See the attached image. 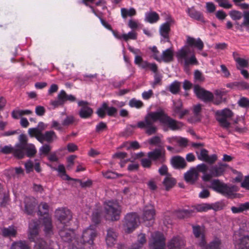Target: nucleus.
<instances>
[{"instance_id": "18", "label": "nucleus", "mask_w": 249, "mask_h": 249, "mask_svg": "<svg viewBox=\"0 0 249 249\" xmlns=\"http://www.w3.org/2000/svg\"><path fill=\"white\" fill-rule=\"evenodd\" d=\"M79 106L81 107L79 114L82 118H88L91 117L93 113V110L89 106V103L87 101H80L78 103Z\"/></svg>"}, {"instance_id": "59", "label": "nucleus", "mask_w": 249, "mask_h": 249, "mask_svg": "<svg viewBox=\"0 0 249 249\" xmlns=\"http://www.w3.org/2000/svg\"><path fill=\"white\" fill-rule=\"evenodd\" d=\"M238 105L242 107H249V99L246 97H242L238 101Z\"/></svg>"}, {"instance_id": "20", "label": "nucleus", "mask_w": 249, "mask_h": 249, "mask_svg": "<svg viewBox=\"0 0 249 249\" xmlns=\"http://www.w3.org/2000/svg\"><path fill=\"white\" fill-rule=\"evenodd\" d=\"M106 111H107L108 115L113 116L117 112V109L114 107H108L107 104L104 102L102 106L97 109L96 113L99 117L103 118L106 116Z\"/></svg>"}, {"instance_id": "17", "label": "nucleus", "mask_w": 249, "mask_h": 249, "mask_svg": "<svg viewBox=\"0 0 249 249\" xmlns=\"http://www.w3.org/2000/svg\"><path fill=\"white\" fill-rule=\"evenodd\" d=\"M196 154L199 160L209 164L214 163L217 159V157L215 154L209 156L208 155V151L204 148L201 149L199 153L196 152Z\"/></svg>"}, {"instance_id": "45", "label": "nucleus", "mask_w": 249, "mask_h": 249, "mask_svg": "<svg viewBox=\"0 0 249 249\" xmlns=\"http://www.w3.org/2000/svg\"><path fill=\"white\" fill-rule=\"evenodd\" d=\"M225 206V204L222 201H218L214 203L210 204L211 210L213 209L215 211H220L223 209Z\"/></svg>"}, {"instance_id": "29", "label": "nucleus", "mask_w": 249, "mask_h": 249, "mask_svg": "<svg viewBox=\"0 0 249 249\" xmlns=\"http://www.w3.org/2000/svg\"><path fill=\"white\" fill-rule=\"evenodd\" d=\"M62 240L66 242H70L74 236L73 231L70 229L63 228L59 232Z\"/></svg>"}, {"instance_id": "37", "label": "nucleus", "mask_w": 249, "mask_h": 249, "mask_svg": "<svg viewBox=\"0 0 249 249\" xmlns=\"http://www.w3.org/2000/svg\"><path fill=\"white\" fill-rule=\"evenodd\" d=\"M185 246L184 238L181 236H177L172 238V249H182Z\"/></svg>"}, {"instance_id": "63", "label": "nucleus", "mask_w": 249, "mask_h": 249, "mask_svg": "<svg viewBox=\"0 0 249 249\" xmlns=\"http://www.w3.org/2000/svg\"><path fill=\"white\" fill-rule=\"evenodd\" d=\"M51 151V146L48 144H44L39 149V153L40 155H47Z\"/></svg>"}, {"instance_id": "9", "label": "nucleus", "mask_w": 249, "mask_h": 249, "mask_svg": "<svg viewBox=\"0 0 249 249\" xmlns=\"http://www.w3.org/2000/svg\"><path fill=\"white\" fill-rule=\"evenodd\" d=\"M228 165L226 163H219L212 166L209 170L210 173L206 174L202 177L204 181H210L213 177H218L224 175Z\"/></svg>"}, {"instance_id": "14", "label": "nucleus", "mask_w": 249, "mask_h": 249, "mask_svg": "<svg viewBox=\"0 0 249 249\" xmlns=\"http://www.w3.org/2000/svg\"><path fill=\"white\" fill-rule=\"evenodd\" d=\"M56 218L62 224H66L72 218V215L71 211L67 209H59L56 210L55 212Z\"/></svg>"}, {"instance_id": "10", "label": "nucleus", "mask_w": 249, "mask_h": 249, "mask_svg": "<svg viewBox=\"0 0 249 249\" xmlns=\"http://www.w3.org/2000/svg\"><path fill=\"white\" fill-rule=\"evenodd\" d=\"M149 246L150 249H164L165 243L163 234L160 232L152 233Z\"/></svg>"}, {"instance_id": "27", "label": "nucleus", "mask_w": 249, "mask_h": 249, "mask_svg": "<svg viewBox=\"0 0 249 249\" xmlns=\"http://www.w3.org/2000/svg\"><path fill=\"white\" fill-rule=\"evenodd\" d=\"M198 173L196 168H192L184 174L185 181L191 184L194 183L198 179Z\"/></svg>"}, {"instance_id": "19", "label": "nucleus", "mask_w": 249, "mask_h": 249, "mask_svg": "<svg viewBox=\"0 0 249 249\" xmlns=\"http://www.w3.org/2000/svg\"><path fill=\"white\" fill-rule=\"evenodd\" d=\"M159 172L161 176L166 175L162 184L166 190L169 191L171 188V176L168 173V168L166 165H163L159 169Z\"/></svg>"}, {"instance_id": "31", "label": "nucleus", "mask_w": 249, "mask_h": 249, "mask_svg": "<svg viewBox=\"0 0 249 249\" xmlns=\"http://www.w3.org/2000/svg\"><path fill=\"white\" fill-rule=\"evenodd\" d=\"M117 234L116 232L111 228H109L107 231V234L106 236L107 244L109 247H111L116 242Z\"/></svg>"}, {"instance_id": "24", "label": "nucleus", "mask_w": 249, "mask_h": 249, "mask_svg": "<svg viewBox=\"0 0 249 249\" xmlns=\"http://www.w3.org/2000/svg\"><path fill=\"white\" fill-rule=\"evenodd\" d=\"M174 115L178 116L179 119H182L189 112L187 109H182V103L178 100L174 102Z\"/></svg>"}, {"instance_id": "46", "label": "nucleus", "mask_w": 249, "mask_h": 249, "mask_svg": "<svg viewBox=\"0 0 249 249\" xmlns=\"http://www.w3.org/2000/svg\"><path fill=\"white\" fill-rule=\"evenodd\" d=\"M129 105L132 107L140 108L143 107V104L141 101L133 98L129 101Z\"/></svg>"}, {"instance_id": "26", "label": "nucleus", "mask_w": 249, "mask_h": 249, "mask_svg": "<svg viewBox=\"0 0 249 249\" xmlns=\"http://www.w3.org/2000/svg\"><path fill=\"white\" fill-rule=\"evenodd\" d=\"M187 13L191 18L202 23L205 22L203 13L197 11L194 7L188 8L187 10Z\"/></svg>"}, {"instance_id": "4", "label": "nucleus", "mask_w": 249, "mask_h": 249, "mask_svg": "<svg viewBox=\"0 0 249 249\" xmlns=\"http://www.w3.org/2000/svg\"><path fill=\"white\" fill-rule=\"evenodd\" d=\"M211 186L214 191L228 198L232 199L237 197V194L235 192L237 189L234 186H228L220 182L219 179H214L211 183Z\"/></svg>"}, {"instance_id": "50", "label": "nucleus", "mask_w": 249, "mask_h": 249, "mask_svg": "<svg viewBox=\"0 0 249 249\" xmlns=\"http://www.w3.org/2000/svg\"><path fill=\"white\" fill-rule=\"evenodd\" d=\"M60 92L64 103L66 101H69L71 102H74L76 101V98L74 96H73L72 95L67 94V93L64 90H62Z\"/></svg>"}, {"instance_id": "52", "label": "nucleus", "mask_w": 249, "mask_h": 249, "mask_svg": "<svg viewBox=\"0 0 249 249\" xmlns=\"http://www.w3.org/2000/svg\"><path fill=\"white\" fill-rule=\"evenodd\" d=\"M137 34L134 31L129 32L128 34H124L122 35V38L125 41H127L129 39H137Z\"/></svg>"}, {"instance_id": "58", "label": "nucleus", "mask_w": 249, "mask_h": 249, "mask_svg": "<svg viewBox=\"0 0 249 249\" xmlns=\"http://www.w3.org/2000/svg\"><path fill=\"white\" fill-rule=\"evenodd\" d=\"M181 83L175 81L172 83V94H177L180 90Z\"/></svg>"}, {"instance_id": "22", "label": "nucleus", "mask_w": 249, "mask_h": 249, "mask_svg": "<svg viewBox=\"0 0 249 249\" xmlns=\"http://www.w3.org/2000/svg\"><path fill=\"white\" fill-rule=\"evenodd\" d=\"M36 138L42 143L44 142H47L48 143H51L54 140L57 139V137L53 131H46L44 133L40 134L39 135L37 136Z\"/></svg>"}, {"instance_id": "5", "label": "nucleus", "mask_w": 249, "mask_h": 249, "mask_svg": "<svg viewBox=\"0 0 249 249\" xmlns=\"http://www.w3.org/2000/svg\"><path fill=\"white\" fill-rule=\"evenodd\" d=\"M106 218L111 221H117L120 218V206L116 201H109L104 204Z\"/></svg>"}, {"instance_id": "1", "label": "nucleus", "mask_w": 249, "mask_h": 249, "mask_svg": "<svg viewBox=\"0 0 249 249\" xmlns=\"http://www.w3.org/2000/svg\"><path fill=\"white\" fill-rule=\"evenodd\" d=\"M158 120L165 127H167L164 128L165 131L171 128V119L162 110L148 113L145 116L144 121L138 123L137 126L140 128H146L145 133L151 135L157 132V128L154 123Z\"/></svg>"}, {"instance_id": "23", "label": "nucleus", "mask_w": 249, "mask_h": 249, "mask_svg": "<svg viewBox=\"0 0 249 249\" xmlns=\"http://www.w3.org/2000/svg\"><path fill=\"white\" fill-rule=\"evenodd\" d=\"M29 239L35 242L37 239H42L38 236V225L36 222H33L29 224Z\"/></svg>"}, {"instance_id": "3", "label": "nucleus", "mask_w": 249, "mask_h": 249, "mask_svg": "<svg viewBox=\"0 0 249 249\" xmlns=\"http://www.w3.org/2000/svg\"><path fill=\"white\" fill-rule=\"evenodd\" d=\"M190 49L187 47L182 48L177 53V57L179 62L183 64L184 71L189 74L191 69V66L198 65L199 62L195 54H192L190 57H188Z\"/></svg>"}, {"instance_id": "60", "label": "nucleus", "mask_w": 249, "mask_h": 249, "mask_svg": "<svg viewBox=\"0 0 249 249\" xmlns=\"http://www.w3.org/2000/svg\"><path fill=\"white\" fill-rule=\"evenodd\" d=\"M72 180L78 182L82 188L89 187L92 184V181L91 180H88L85 182H82L81 180L79 179H73Z\"/></svg>"}, {"instance_id": "32", "label": "nucleus", "mask_w": 249, "mask_h": 249, "mask_svg": "<svg viewBox=\"0 0 249 249\" xmlns=\"http://www.w3.org/2000/svg\"><path fill=\"white\" fill-rule=\"evenodd\" d=\"M195 213L194 209H182L175 211L174 213L179 219L189 218L193 215Z\"/></svg>"}, {"instance_id": "36", "label": "nucleus", "mask_w": 249, "mask_h": 249, "mask_svg": "<svg viewBox=\"0 0 249 249\" xmlns=\"http://www.w3.org/2000/svg\"><path fill=\"white\" fill-rule=\"evenodd\" d=\"M154 59L158 61H163L166 62H169L171 61V48H168L163 52L161 55L155 54Z\"/></svg>"}, {"instance_id": "44", "label": "nucleus", "mask_w": 249, "mask_h": 249, "mask_svg": "<svg viewBox=\"0 0 249 249\" xmlns=\"http://www.w3.org/2000/svg\"><path fill=\"white\" fill-rule=\"evenodd\" d=\"M11 249H30V247L25 242L20 241L13 243Z\"/></svg>"}, {"instance_id": "48", "label": "nucleus", "mask_w": 249, "mask_h": 249, "mask_svg": "<svg viewBox=\"0 0 249 249\" xmlns=\"http://www.w3.org/2000/svg\"><path fill=\"white\" fill-rule=\"evenodd\" d=\"M184 126L183 123L172 119V131L181 130Z\"/></svg>"}, {"instance_id": "61", "label": "nucleus", "mask_w": 249, "mask_h": 249, "mask_svg": "<svg viewBox=\"0 0 249 249\" xmlns=\"http://www.w3.org/2000/svg\"><path fill=\"white\" fill-rule=\"evenodd\" d=\"M196 169L197 172H201V173H203V174H204V175H205L206 174V172H207V171L208 169V167L205 164L201 163V164H198L196 166Z\"/></svg>"}, {"instance_id": "35", "label": "nucleus", "mask_w": 249, "mask_h": 249, "mask_svg": "<svg viewBox=\"0 0 249 249\" xmlns=\"http://www.w3.org/2000/svg\"><path fill=\"white\" fill-rule=\"evenodd\" d=\"M170 31V24L169 22H166L162 24L160 28V33L161 36H162L165 39V41L169 42V32Z\"/></svg>"}, {"instance_id": "64", "label": "nucleus", "mask_w": 249, "mask_h": 249, "mask_svg": "<svg viewBox=\"0 0 249 249\" xmlns=\"http://www.w3.org/2000/svg\"><path fill=\"white\" fill-rule=\"evenodd\" d=\"M74 122V118L72 116H67L62 122V124L65 126H68Z\"/></svg>"}, {"instance_id": "33", "label": "nucleus", "mask_w": 249, "mask_h": 249, "mask_svg": "<svg viewBox=\"0 0 249 249\" xmlns=\"http://www.w3.org/2000/svg\"><path fill=\"white\" fill-rule=\"evenodd\" d=\"M186 162L181 157L175 156L172 157V166L177 169H184L186 166Z\"/></svg>"}, {"instance_id": "34", "label": "nucleus", "mask_w": 249, "mask_h": 249, "mask_svg": "<svg viewBox=\"0 0 249 249\" xmlns=\"http://www.w3.org/2000/svg\"><path fill=\"white\" fill-rule=\"evenodd\" d=\"M46 127V125L43 122H39L37 127L31 128L28 129V133L31 137H36L42 134V131Z\"/></svg>"}, {"instance_id": "6", "label": "nucleus", "mask_w": 249, "mask_h": 249, "mask_svg": "<svg viewBox=\"0 0 249 249\" xmlns=\"http://www.w3.org/2000/svg\"><path fill=\"white\" fill-rule=\"evenodd\" d=\"M49 206L46 203H41L38 206V214L41 215H45L42 219V224L44 226V231L47 235L52 233V223L51 217L49 216Z\"/></svg>"}, {"instance_id": "53", "label": "nucleus", "mask_w": 249, "mask_h": 249, "mask_svg": "<svg viewBox=\"0 0 249 249\" xmlns=\"http://www.w3.org/2000/svg\"><path fill=\"white\" fill-rule=\"evenodd\" d=\"M64 104V101L60 94V92L57 95V100L55 101H52L51 104L54 107H56L60 106L63 105Z\"/></svg>"}, {"instance_id": "15", "label": "nucleus", "mask_w": 249, "mask_h": 249, "mask_svg": "<svg viewBox=\"0 0 249 249\" xmlns=\"http://www.w3.org/2000/svg\"><path fill=\"white\" fill-rule=\"evenodd\" d=\"M57 244L53 241H49L48 243L43 239H37L35 242L34 249H58Z\"/></svg>"}, {"instance_id": "28", "label": "nucleus", "mask_w": 249, "mask_h": 249, "mask_svg": "<svg viewBox=\"0 0 249 249\" xmlns=\"http://www.w3.org/2000/svg\"><path fill=\"white\" fill-rule=\"evenodd\" d=\"M155 211L153 205L146 206L143 209V219L145 221H151L154 218Z\"/></svg>"}, {"instance_id": "47", "label": "nucleus", "mask_w": 249, "mask_h": 249, "mask_svg": "<svg viewBox=\"0 0 249 249\" xmlns=\"http://www.w3.org/2000/svg\"><path fill=\"white\" fill-rule=\"evenodd\" d=\"M102 173L104 177L108 179L116 178L118 177L122 176L121 175H119L117 173L112 172L111 171H107L106 172L103 171Z\"/></svg>"}, {"instance_id": "16", "label": "nucleus", "mask_w": 249, "mask_h": 249, "mask_svg": "<svg viewBox=\"0 0 249 249\" xmlns=\"http://www.w3.org/2000/svg\"><path fill=\"white\" fill-rule=\"evenodd\" d=\"M24 212L27 214H32L37 205L36 199L33 197L26 196L24 199Z\"/></svg>"}, {"instance_id": "41", "label": "nucleus", "mask_w": 249, "mask_h": 249, "mask_svg": "<svg viewBox=\"0 0 249 249\" xmlns=\"http://www.w3.org/2000/svg\"><path fill=\"white\" fill-rule=\"evenodd\" d=\"M121 12L122 16L124 18H126L128 16H135L136 14V11L133 8H131L129 9L123 8L121 9Z\"/></svg>"}, {"instance_id": "12", "label": "nucleus", "mask_w": 249, "mask_h": 249, "mask_svg": "<svg viewBox=\"0 0 249 249\" xmlns=\"http://www.w3.org/2000/svg\"><path fill=\"white\" fill-rule=\"evenodd\" d=\"M194 91L198 99L205 102H211L213 99V94L212 92L205 89L198 85L194 86Z\"/></svg>"}, {"instance_id": "51", "label": "nucleus", "mask_w": 249, "mask_h": 249, "mask_svg": "<svg viewBox=\"0 0 249 249\" xmlns=\"http://www.w3.org/2000/svg\"><path fill=\"white\" fill-rule=\"evenodd\" d=\"M229 15L231 18L234 20H239L243 17L242 13L241 12L236 10L231 11L230 12Z\"/></svg>"}, {"instance_id": "57", "label": "nucleus", "mask_w": 249, "mask_h": 249, "mask_svg": "<svg viewBox=\"0 0 249 249\" xmlns=\"http://www.w3.org/2000/svg\"><path fill=\"white\" fill-rule=\"evenodd\" d=\"M218 2L219 6L225 9H230L232 7V5L228 2L226 0H214Z\"/></svg>"}, {"instance_id": "42", "label": "nucleus", "mask_w": 249, "mask_h": 249, "mask_svg": "<svg viewBox=\"0 0 249 249\" xmlns=\"http://www.w3.org/2000/svg\"><path fill=\"white\" fill-rule=\"evenodd\" d=\"M221 241L219 239H215L205 246L204 249H221Z\"/></svg>"}, {"instance_id": "49", "label": "nucleus", "mask_w": 249, "mask_h": 249, "mask_svg": "<svg viewBox=\"0 0 249 249\" xmlns=\"http://www.w3.org/2000/svg\"><path fill=\"white\" fill-rule=\"evenodd\" d=\"M195 209L198 212H206L211 210L210 204L207 203L199 204L195 206Z\"/></svg>"}, {"instance_id": "2", "label": "nucleus", "mask_w": 249, "mask_h": 249, "mask_svg": "<svg viewBox=\"0 0 249 249\" xmlns=\"http://www.w3.org/2000/svg\"><path fill=\"white\" fill-rule=\"evenodd\" d=\"M27 138L24 134H21L19 137V143L16 145L14 156L18 159L24 157L26 153L29 157L34 156L36 153L35 146L32 144L27 143Z\"/></svg>"}, {"instance_id": "43", "label": "nucleus", "mask_w": 249, "mask_h": 249, "mask_svg": "<svg viewBox=\"0 0 249 249\" xmlns=\"http://www.w3.org/2000/svg\"><path fill=\"white\" fill-rule=\"evenodd\" d=\"M2 235L5 237L15 236L16 234V230L13 227L4 228L2 230Z\"/></svg>"}, {"instance_id": "8", "label": "nucleus", "mask_w": 249, "mask_h": 249, "mask_svg": "<svg viewBox=\"0 0 249 249\" xmlns=\"http://www.w3.org/2000/svg\"><path fill=\"white\" fill-rule=\"evenodd\" d=\"M233 115V112L228 108L218 110L215 112L216 120L219 122L221 127L226 129L229 128L231 125L227 119L231 118Z\"/></svg>"}, {"instance_id": "13", "label": "nucleus", "mask_w": 249, "mask_h": 249, "mask_svg": "<svg viewBox=\"0 0 249 249\" xmlns=\"http://www.w3.org/2000/svg\"><path fill=\"white\" fill-rule=\"evenodd\" d=\"M234 244L237 249H249V235H240L235 232L233 236Z\"/></svg>"}, {"instance_id": "11", "label": "nucleus", "mask_w": 249, "mask_h": 249, "mask_svg": "<svg viewBox=\"0 0 249 249\" xmlns=\"http://www.w3.org/2000/svg\"><path fill=\"white\" fill-rule=\"evenodd\" d=\"M139 218L136 213L127 214L124 220V226L125 232L130 233L135 229L138 225Z\"/></svg>"}, {"instance_id": "55", "label": "nucleus", "mask_w": 249, "mask_h": 249, "mask_svg": "<svg viewBox=\"0 0 249 249\" xmlns=\"http://www.w3.org/2000/svg\"><path fill=\"white\" fill-rule=\"evenodd\" d=\"M246 27L247 28V31L249 32V25L247 23H245V22L243 21L241 24H240L238 22H236L235 23V28L236 30H239L240 32L244 31V27Z\"/></svg>"}, {"instance_id": "30", "label": "nucleus", "mask_w": 249, "mask_h": 249, "mask_svg": "<svg viewBox=\"0 0 249 249\" xmlns=\"http://www.w3.org/2000/svg\"><path fill=\"white\" fill-rule=\"evenodd\" d=\"M163 149L162 148L160 147L148 153V157L152 160H159L160 161L163 162Z\"/></svg>"}, {"instance_id": "62", "label": "nucleus", "mask_w": 249, "mask_h": 249, "mask_svg": "<svg viewBox=\"0 0 249 249\" xmlns=\"http://www.w3.org/2000/svg\"><path fill=\"white\" fill-rule=\"evenodd\" d=\"M236 62L241 68H248L249 67V62L247 60L242 58H236Z\"/></svg>"}, {"instance_id": "39", "label": "nucleus", "mask_w": 249, "mask_h": 249, "mask_svg": "<svg viewBox=\"0 0 249 249\" xmlns=\"http://www.w3.org/2000/svg\"><path fill=\"white\" fill-rule=\"evenodd\" d=\"M216 97L213 101V104L216 105H219L222 102H226V99L223 98L224 92L220 90H216L215 91Z\"/></svg>"}, {"instance_id": "54", "label": "nucleus", "mask_w": 249, "mask_h": 249, "mask_svg": "<svg viewBox=\"0 0 249 249\" xmlns=\"http://www.w3.org/2000/svg\"><path fill=\"white\" fill-rule=\"evenodd\" d=\"M231 211L233 213H239L246 211L244 203L239 205L238 207L232 206L231 207Z\"/></svg>"}, {"instance_id": "38", "label": "nucleus", "mask_w": 249, "mask_h": 249, "mask_svg": "<svg viewBox=\"0 0 249 249\" xmlns=\"http://www.w3.org/2000/svg\"><path fill=\"white\" fill-rule=\"evenodd\" d=\"M160 19L159 15L154 11H150L145 13V21L150 23L157 22Z\"/></svg>"}, {"instance_id": "21", "label": "nucleus", "mask_w": 249, "mask_h": 249, "mask_svg": "<svg viewBox=\"0 0 249 249\" xmlns=\"http://www.w3.org/2000/svg\"><path fill=\"white\" fill-rule=\"evenodd\" d=\"M193 233L195 237L197 239H200L199 242L200 247H204L206 244V240L204 230L199 225H192Z\"/></svg>"}, {"instance_id": "56", "label": "nucleus", "mask_w": 249, "mask_h": 249, "mask_svg": "<svg viewBox=\"0 0 249 249\" xmlns=\"http://www.w3.org/2000/svg\"><path fill=\"white\" fill-rule=\"evenodd\" d=\"M16 150V146L15 147H13L11 146H5L3 147H2L1 150L0 152L3 154H9L10 153H12L13 155H14V152L15 150Z\"/></svg>"}, {"instance_id": "25", "label": "nucleus", "mask_w": 249, "mask_h": 249, "mask_svg": "<svg viewBox=\"0 0 249 249\" xmlns=\"http://www.w3.org/2000/svg\"><path fill=\"white\" fill-rule=\"evenodd\" d=\"M186 44L188 45L187 47H194L197 49L198 50L201 51L204 48V43L200 38L196 39L194 37L190 36H187ZM187 47L185 46L184 48Z\"/></svg>"}, {"instance_id": "7", "label": "nucleus", "mask_w": 249, "mask_h": 249, "mask_svg": "<svg viewBox=\"0 0 249 249\" xmlns=\"http://www.w3.org/2000/svg\"><path fill=\"white\" fill-rule=\"evenodd\" d=\"M96 236L95 226H90L83 230L81 236L76 238V242L78 245L79 243L84 246L87 244L92 245Z\"/></svg>"}, {"instance_id": "40", "label": "nucleus", "mask_w": 249, "mask_h": 249, "mask_svg": "<svg viewBox=\"0 0 249 249\" xmlns=\"http://www.w3.org/2000/svg\"><path fill=\"white\" fill-rule=\"evenodd\" d=\"M146 243V239L145 235L141 233L138 235L137 242L133 244V245L136 248L142 249L143 245Z\"/></svg>"}]
</instances>
